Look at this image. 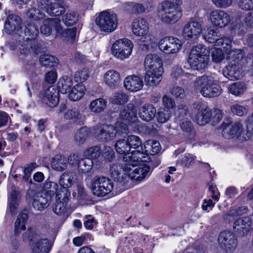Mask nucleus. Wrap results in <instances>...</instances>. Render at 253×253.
Segmentation results:
<instances>
[{"instance_id": "obj_1", "label": "nucleus", "mask_w": 253, "mask_h": 253, "mask_svg": "<svg viewBox=\"0 0 253 253\" xmlns=\"http://www.w3.org/2000/svg\"><path fill=\"white\" fill-rule=\"evenodd\" d=\"M124 161V170L132 181L141 182L150 176V168L146 163L150 161V157L146 154L135 152L126 156Z\"/></svg>"}, {"instance_id": "obj_2", "label": "nucleus", "mask_w": 253, "mask_h": 253, "mask_svg": "<svg viewBox=\"0 0 253 253\" xmlns=\"http://www.w3.org/2000/svg\"><path fill=\"white\" fill-rule=\"evenodd\" d=\"M122 122H117L115 126L112 125H104L100 131L98 138L102 141H108L114 138L118 134L120 135L127 133V125L135 123L137 120L136 112L132 104H129L121 111Z\"/></svg>"}, {"instance_id": "obj_3", "label": "nucleus", "mask_w": 253, "mask_h": 253, "mask_svg": "<svg viewBox=\"0 0 253 253\" xmlns=\"http://www.w3.org/2000/svg\"><path fill=\"white\" fill-rule=\"evenodd\" d=\"M144 66L146 85L152 88L157 86L163 79L164 72L162 59L156 54H148L145 58Z\"/></svg>"}, {"instance_id": "obj_4", "label": "nucleus", "mask_w": 253, "mask_h": 253, "mask_svg": "<svg viewBox=\"0 0 253 253\" xmlns=\"http://www.w3.org/2000/svg\"><path fill=\"white\" fill-rule=\"evenodd\" d=\"M20 34L18 39L19 42H26L24 43V47L21 49V53L27 54L37 53L39 46L37 42L34 40L39 34L38 26L35 23H28L24 30L21 29Z\"/></svg>"}, {"instance_id": "obj_5", "label": "nucleus", "mask_w": 253, "mask_h": 253, "mask_svg": "<svg viewBox=\"0 0 253 253\" xmlns=\"http://www.w3.org/2000/svg\"><path fill=\"white\" fill-rule=\"evenodd\" d=\"M196 90H200L201 94L206 97H214L219 95L221 89L217 80L212 76L204 75L197 78L194 83Z\"/></svg>"}, {"instance_id": "obj_6", "label": "nucleus", "mask_w": 253, "mask_h": 253, "mask_svg": "<svg viewBox=\"0 0 253 253\" xmlns=\"http://www.w3.org/2000/svg\"><path fill=\"white\" fill-rule=\"evenodd\" d=\"M209 52L202 44L194 46L189 55L188 62L191 68L195 70L204 69L209 61Z\"/></svg>"}, {"instance_id": "obj_7", "label": "nucleus", "mask_w": 253, "mask_h": 253, "mask_svg": "<svg viewBox=\"0 0 253 253\" xmlns=\"http://www.w3.org/2000/svg\"><path fill=\"white\" fill-rule=\"evenodd\" d=\"M182 12L180 8L174 6L170 1H166L162 4L158 10V16L161 20L167 24H173L177 22L182 17Z\"/></svg>"}, {"instance_id": "obj_8", "label": "nucleus", "mask_w": 253, "mask_h": 253, "mask_svg": "<svg viewBox=\"0 0 253 253\" xmlns=\"http://www.w3.org/2000/svg\"><path fill=\"white\" fill-rule=\"evenodd\" d=\"M22 236L24 240L30 239L33 253H48L50 251L52 244L48 239L42 238L30 231H26Z\"/></svg>"}, {"instance_id": "obj_9", "label": "nucleus", "mask_w": 253, "mask_h": 253, "mask_svg": "<svg viewBox=\"0 0 253 253\" xmlns=\"http://www.w3.org/2000/svg\"><path fill=\"white\" fill-rule=\"evenodd\" d=\"M133 43L126 38L120 39L116 41L111 48L113 56L118 60L124 61L131 55Z\"/></svg>"}, {"instance_id": "obj_10", "label": "nucleus", "mask_w": 253, "mask_h": 253, "mask_svg": "<svg viewBox=\"0 0 253 253\" xmlns=\"http://www.w3.org/2000/svg\"><path fill=\"white\" fill-rule=\"evenodd\" d=\"M95 24L100 31L106 33L112 32L118 26L117 14L112 11H103L96 18Z\"/></svg>"}, {"instance_id": "obj_11", "label": "nucleus", "mask_w": 253, "mask_h": 253, "mask_svg": "<svg viewBox=\"0 0 253 253\" xmlns=\"http://www.w3.org/2000/svg\"><path fill=\"white\" fill-rule=\"evenodd\" d=\"M113 188L114 183L110 179L101 176L94 178L91 189L94 195L97 197H104L111 194Z\"/></svg>"}, {"instance_id": "obj_12", "label": "nucleus", "mask_w": 253, "mask_h": 253, "mask_svg": "<svg viewBox=\"0 0 253 253\" xmlns=\"http://www.w3.org/2000/svg\"><path fill=\"white\" fill-rule=\"evenodd\" d=\"M205 40L208 42L213 43L215 46L222 47L227 50L230 47L231 38L227 36L221 37L219 31L212 28H208L204 35Z\"/></svg>"}, {"instance_id": "obj_13", "label": "nucleus", "mask_w": 253, "mask_h": 253, "mask_svg": "<svg viewBox=\"0 0 253 253\" xmlns=\"http://www.w3.org/2000/svg\"><path fill=\"white\" fill-rule=\"evenodd\" d=\"M131 25L133 33L137 36L142 37L144 44H149L151 40V36L148 34L149 25L147 20L139 17L133 20Z\"/></svg>"}, {"instance_id": "obj_14", "label": "nucleus", "mask_w": 253, "mask_h": 253, "mask_svg": "<svg viewBox=\"0 0 253 253\" xmlns=\"http://www.w3.org/2000/svg\"><path fill=\"white\" fill-rule=\"evenodd\" d=\"M160 49L166 54H174L178 53L182 46V42L177 38L169 37L161 39L159 42Z\"/></svg>"}, {"instance_id": "obj_15", "label": "nucleus", "mask_w": 253, "mask_h": 253, "mask_svg": "<svg viewBox=\"0 0 253 253\" xmlns=\"http://www.w3.org/2000/svg\"><path fill=\"white\" fill-rule=\"evenodd\" d=\"M218 241L220 247L226 252H233L238 245L235 235L228 231L221 232L218 237Z\"/></svg>"}, {"instance_id": "obj_16", "label": "nucleus", "mask_w": 253, "mask_h": 253, "mask_svg": "<svg viewBox=\"0 0 253 253\" xmlns=\"http://www.w3.org/2000/svg\"><path fill=\"white\" fill-rule=\"evenodd\" d=\"M60 23V20L58 18H48L44 19L41 27V33L48 36L54 33L58 37L59 34L61 32L62 26Z\"/></svg>"}, {"instance_id": "obj_17", "label": "nucleus", "mask_w": 253, "mask_h": 253, "mask_svg": "<svg viewBox=\"0 0 253 253\" xmlns=\"http://www.w3.org/2000/svg\"><path fill=\"white\" fill-rule=\"evenodd\" d=\"M28 194L29 195L34 194L33 207L37 211H42L44 210L49 205L51 200L50 195L46 194L44 192L42 191L35 193L33 190H29Z\"/></svg>"}, {"instance_id": "obj_18", "label": "nucleus", "mask_w": 253, "mask_h": 253, "mask_svg": "<svg viewBox=\"0 0 253 253\" xmlns=\"http://www.w3.org/2000/svg\"><path fill=\"white\" fill-rule=\"evenodd\" d=\"M202 32L201 24L196 21L191 20L184 26L182 34L187 40L193 41L197 39Z\"/></svg>"}, {"instance_id": "obj_19", "label": "nucleus", "mask_w": 253, "mask_h": 253, "mask_svg": "<svg viewBox=\"0 0 253 253\" xmlns=\"http://www.w3.org/2000/svg\"><path fill=\"white\" fill-rule=\"evenodd\" d=\"M209 19L214 26L219 28L227 26L231 20L230 15L227 12L219 9H215L211 11Z\"/></svg>"}, {"instance_id": "obj_20", "label": "nucleus", "mask_w": 253, "mask_h": 253, "mask_svg": "<svg viewBox=\"0 0 253 253\" xmlns=\"http://www.w3.org/2000/svg\"><path fill=\"white\" fill-rule=\"evenodd\" d=\"M21 20L15 14L9 15L7 18L4 26V30L8 34H14L15 38L18 40L21 30Z\"/></svg>"}, {"instance_id": "obj_21", "label": "nucleus", "mask_w": 253, "mask_h": 253, "mask_svg": "<svg viewBox=\"0 0 253 253\" xmlns=\"http://www.w3.org/2000/svg\"><path fill=\"white\" fill-rule=\"evenodd\" d=\"M197 112L195 120L200 126H204L208 124L211 119V110L206 104L199 102L195 107Z\"/></svg>"}, {"instance_id": "obj_22", "label": "nucleus", "mask_w": 253, "mask_h": 253, "mask_svg": "<svg viewBox=\"0 0 253 253\" xmlns=\"http://www.w3.org/2000/svg\"><path fill=\"white\" fill-rule=\"evenodd\" d=\"M65 192L66 190H65L63 191L62 194L60 193L59 191L56 195V203L53 211L57 215H65L66 216L68 215L67 211L69 194Z\"/></svg>"}, {"instance_id": "obj_23", "label": "nucleus", "mask_w": 253, "mask_h": 253, "mask_svg": "<svg viewBox=\"0 0 253 253\" xmlns=\"http://www.w3.org/2000/svg\"><path fill=\"white\" fill-rule=\"evenodd\" d=\"M222 135L224 138L227 139L234 137L237 135L242 140H246L243 138V136H247L246 133L245 134L243 132L242 126L239 123L226 125L223 129Z\"/></svg>"}, {"instance_id": "obj_24", "label": "nucleus", "mask_w": 253, "mask_h": 253, "mask_svg": "<svg viewBox=\"0 0 253 253\" xmlns=\"http://www.w3.org/2000/svg\"><path fill=\"white\" fill-rule=\"evenodd\" d=\"M43 102L49 106H56L59 102V94L57 89L54 86H51L45 89L40 94Z\"/></svg>"}, {"instance_id": "obj_25", "label": "nucleus", "mask_w": 253, "mask_h": 253, "mask_svg": "<svg viewBox=\"0 0 253 253\" xmlns=\"http://www.w3.org/2000/svg\"><path fill=\"white\" fill-rule=\"evenodd\" d=\"M124 85L127 90L130 92H135L142 88L143 82L141 78L138 76L130 75L125 79Z\"/></svg>"}, {"instance_id": "obj_26", "label": "nucleus", "mask_w": 253, "mask_h": 253, "mask_svg": "<svg viewBox=\"0 0 253 253\" xmlns=\"http://www.w3.org/2000/svg\"><path fill=\"white\" fill-rule=\"evenodd\" d=\"M241 64L231 63L222 71L225 77L231 81L237 80L242 77V71Z\"/></svg>"}, {"instance_id": "obj_27", "label": "nucleus", "mask_w": 253, "mask_h": 253, "mask_svg": "<svg viewBox=\"0 0 253 253\" xmlns=\"http://www.w3.org/2000/svg\"><path fill=\"white\" fill-rule=\"evenodd\" d=\"M156 109L150 103L142 105L139 109L138 114L140 118L146 122L152 121L156 116Z\"/></svg>"}, {"instance_id": "obj_28", "label": "nucleus", "mask_w": 253, "mask_h": 253, "mask_svg": "<svg viewBox=\"0 0 253 253\" xmlns=\"http://www.w3.org/2000/svg\"><path fill=\"white\" fill-rule=\"evenodd\" d=\"M120 74L116 71L110 70L104 75V82L110 88H117L121 82Z\"/></svg>"}, {"instance_id": "obj_29", "label": "nucleus", "mask_w": 253, "mask_h": 253, "mask_svg": "<svg viewBox=\"0 0 253 253\" xmlns=\"http://www.w3.org/2000/svg\"><path fill=\"white\" fill-rule=\"evenodd\" d=\"M251 222L249 217L240 218L234 223L233 228L239 234L245 236L249 232Z\"/></svg>"}, {"instance_id": "obj_30", "label": "nucleus", "mask_w": 253, "mask_h": 253, "mask_svg": "<svg viewBox=\"0 0 253 253\" xmlns=\"http://www.w3.org/2000/svg\"><path fill=\"white\" fill-rule=\"evenodd\" d=\"M125 165L122 166L118 163L113 164L110 168V171L111 177L119 182L125 180L127 177L126 172L124 170Z\"/></svg>"}, {"instance_id": "obj_31", "label": "nucleus", "mask_w": 253, "mask_h": 253, "mask_svg": "<svg viewBox=\"0 0 253 253\" xmlns=\"http://www.w3.org/2000/svg\"><path fill=\"white\" fill-rule=\"evenodd\" d=\"M161 148L159 142L153 140H148L144 143L141 147L142 152L149 157V155H155L158 153Z\"/></svg>"}, {"instance_id": "obj_32", "label": "nucleus", "mask_w": 253, "mask_h": 253, "mask_svg": "<svg viewBox=\"0 0 253 253\" xmlns=\"http://www.w3.org/2000/svg\"><path fill=\"white\" fill-rule=\"evenodd\" d=\"M232 39H230V47L227 50L223 49L226 54L227 59H232L233 61L236 64H240L239 62L243 59L244 55L243 51L241 49H232Z\"/></svg>"}, {"instance_id": "obj_33", "label": "nucleus", "mask_w": 253, "mask_h": 253, "mask_svg": "<svg viewBox=\"0 0 253 253\" xmlns=\"http://www.w3.org/2000/svg\"><path fill=\"white\" fill-rule=\"evenodd\" d=\"M115 149L118 154L124 155V159L126 156H127V155H129L135 152H139L138 151H132L129 152L131 148L127 139H120L117 141L115 144Z\"/></svg>"}, {"instance_id": "obj_34", "label": "nucleus", "mask_w": 253, "mask_h": 253, "mask_svg": "<svg viewBox=\"0 0 253 253\" xmlns=\"http://www.w3.org/2000/svg\"><path fill=\"white\" fill-rule=\"evenodd\" d=\"M228 91L236 96H241L247 90V85L244 82H237L228 86Z\"/></svg>"}, {"instance_id": "obj_35", "label": "nucleus", "mask_w": 253, "mask_h": 253, "mask_svg": "<svg viewBox=\"0 0 253 253\" xmlns=\"http://www.w3.org/2000/svg\"><path fill=\"white\" fill-rule=\"evenodd\" d=\"M51 165V167L54 170L61 171L67 167V160L64 156L56 155L52 158Z\"/></svg>"}, {"instance_id": "obj_36", "label": "nucleus", "mask_w": 253, "mask_h": 253, "mask_svg": "<svg viewBox=\"0 0 253 253\" xmlns=\"http://www.w3.org/2000/svg\"><path fill=\"white\" fill-rule=\"evenodd\" d=\"M73 83L70 78L63 76L60 78L57 83V90L62 94L67 93L72 86Z\"/></svg>"}, {"instance_id": "obj_37", "label": "nucleus", "mask_w": 253, "mask_h": 253, "mask_svg": "<svg viewBox=\"0 0 253 253\" xmlns=\"http://www.w3.org/2000/svg\"><path fill=\"white\" fill-rule=\"evenodd\" d=\"M181 121L182 122L180 125L181 129L185 133L188 139H193L195 136L196 132L194 129L192 122L187 119H184Z\"/></svg>"}, {"instance_id": "obj_38", "label": "nucleus", "mask_w": 253, "mask_h": 253, "mask_svg": "<svg viewBox=\"0 0 253 253\" xmlns=\"http://www.w3.org/2000/svg\"><path fill=\"white\" fill-rule=\"evenodd\" d=\"M73 175L72 173H63L60 176L59 180V183L60 186L62 188L61 191L63 193V191L65 190V192H67V188L70 187L72 185L73 179Z\"/></svg>"}, {"instance_id": "obj_39", "label": "nucleus", "mask_w": 253, "mask_h": 253, "mask_svg": "<svg viewBox=\"0 0 253 253\" xmlns=\"http://www.w3.org/2000/svg\"><path fill=\"white\" fill-rule=\"evenodd\" d=\"M226 55V54L222 47L215 46L211 50V59L215 63L221 62L225 58Z\"/></svg>"}, {"instance_id": "obj_40", "label": "nucleus", "mask_w": 253, "mask_h": 253, "mask_svg": "<svg viewBox=\"0 0 253 253\" xmlns=\"http://www.w3.org/2000/svg\"><path fill=\"white\" fill-rule=\"evenodd\" d=\"M40 64L44 67L52 68L57 66V59L54 56L49 54H43L40 57Z\"/></svg>"}, {"instance_id": "obj_41", "label": "nucleus", "mask_w": 253, "mask_h": 253, "mask_svg": "<svg viewBox=\"0 0 253 253\" xmlns=\"http://www.w3.org/2000/svg\"><path fill=\"white\" fill-rule=\"evenodd\" d=\"M107 106V101L103 98H98L91 102L89 109L94 113H100L103 111Z\"/></svg>"}, {"instance_id": "obj_42", "label": "nucleus", "mask_w": 253, "mask_h": 253, "mask_svg": "<svg viewBox=\"0 0 253 253\" xmlns=\"http://www.w3.org/2000/svg\"><path fill=\"white\" fill-rule=\"evenodd\" d=\"M58 184L57 183L52 181H47L44 183L43 189L42 190L46 194L50 195V198L52 197L55 193H57L59 191L60 193H62L61 191V188L58 189Z\"/></svg>"}, {"instance_id": "obj_43", "label": "nucleus", "mask_w": 253, "mask_h": 253, "mask_svg": "<svg viewBox=\"0 0 253 253\" xmlns=\"http://www.w3.org/2000/svg\"><path fill=\"white\" fill-rule=\"evenodd\" d=\"M128 100V95L122 91L114 93L110 98L111 102L117 105L124 104L126 103Z\"/></svg>"}, {"instance_id": "obj_44", "label": "nucleus", "mask_w": 253, "mask_h": 253, "mask_svg": "<svg viewBox=\"0 0 253 253\" xmlns=\"http://www.w3.org/2000/svg\"><path fill=\"white\" fill-rule=\"evenodd\" d=\"M59 37L70 43H73L75 39L76 30L74 29H67L65 30L61 28V32L59 34Z\"/></svg>"}, {"instance_id": "obj_45", "label": "nucleus", "mask_w": 253, "mask_h": 253, "mask_svg": "<svg viewBox=\"0 0 253 253\" xmlns=\"http://www.w3.org/2000/svg\"><path fill=\"white\" fill-rule=\"evenodd\" d=\"M27 218V213L23 212L19 214L15 223V232L16 234L21 230L25 229V223Z\"/></svg>"}, {"instance_id": "obj_46", "label": "nucleus", "mask_w": 253, "mask_h": 253, "mask_svg": "<svg viewBox=\"0 0 253 253\" xmlns=\"http://www.w3.org/2000/svg\"><path fill=\"white\" fill-rule=\"evenodd\" d=\"M64 7L57 2H53L50 5V9L47 10V14L51 16H60L65 12Z\"/></svg>"}, {"instance_id": "obj_47", "label": "nucleus", "mask_w": 253, "mask_h": 253, "mask_svg": "<svg viewBox=\"0 0 253 253\" xmlns=\"http://www.w3.org/2000/svg\"><path fill=\"white\" fill-rule=\"evenodd\" d=\"M247 210V207L245 206L240 207L238 209H232L228 214L225 215L224 219L227 221H230L234 218L235 216L245 213Z\"/></svg>"}, {"instance_id": "obj_48", "label": "nucleus", "mask_w": 253, "mask_h": 253, "mask_svg": "<svg viewBox=\"0 0 253 253\" xmlns=\"http://www.w3.org/2000/svg\"><path fill=\"white\" fill-rule=\"evenodd\" d=\"M101 155V149L98 146H93L86 149L84 153L85 157L89 159H95Z\"/></svg>"}, {"instance_id": "obj_49", "label": "nucleus", "mask_w": 253, "mask_h": 253, "mask_svg": "<svg viewBox=\"0 0 253 253\" xmlns=\"http://www.w3.org/2000/svg\"><path fill=\"white\" fill-rule=\"evenodd\" d=\"M172 112L170 111H166L165 109L160 110L158 113H156V117L157 121L159 123L164 124L167 122L171 116Z\"/></svg>"}, {"instance_id": "obj_50", "label": "nucleus", "mask_w": 253, "mask_h": 253, "mask_svg": "<svg viewBox=\"0 0 253 253\" xmlns=\"http://www.w3.org/2000/svg\"><path fill=\"white\" fill-rule=\"evenodd\" d=\"M163 105L164 106V109L166 111H170L172 112V110L175 107V102L174 100L167 95H165L162 98Z\"/></svg>"}, {"instance_id": "obj_51", "label": "nucleus", "mask_w": 253, "mask_h": 253, "mask_svg": "<svg viewBox=\"0 0 253 253\" xmlns=\"http://www.w3.org/2000/svg\"><path fill=\"white\" fill-rule=\"evenodd\" d=\"M78 20V15L74 12L67 13L63 17V21L67 26H73Z\"/></svg>"}, {"instance_id": "obj_52", "label": "nucleus", "mask_w": 253, "mask_h": 253, "mask_svg": "<svg viewBox=\"0 0 253 253\" xmlns=\"http://www.w3.org/2000/svg\"><path fill=\"white\" fill-rule=\"evenodd\" d=\"M27 16L32 20H36L42 19L44 17V14L39 11V9L33 8L28 10L26 13Z\"/></svg>"}, {"instance_id": "obj_53", "label": "nucleus", "mask_w": 253, "mask_h": 253, "mask_svg": "<svg viewBox=\"0 0 253 253\" xmlns=\"http://www.w3.org/2000/svg\"><path fill=\"white\" fill-rule=\"evenodd\" d=\"M127 140L130 148L136 149L142 145V141L138 136L129 135L127 137Z\"/></svg>"}, {"instance_id": "obj_54", "label": "nucleus", "mask_w": 253, "mask_h": 253, "mask_svg": "<svg viewBox=\"0 0 253 253\" xmlns=\"http://www.w3.org/2000/svg\"><path fill=\"white\" fill-rule=\"evenodd\" d=\"M237 5L243 10H253V0H238Z\"/></svg>"}, {"instance_id": "obj_55", "label": "nucleus", "mask_w": 253, "mask_h": 253, "mask_svg": "<svg viewBox=\"0 0 253 253\" xmlns=\"http://www.w3.org/2000/svg\"><path fill=\"white\" fill-rule=\"evenodd\" d=\"M92 164L91 160L87 158L80 160V169L83 172H87L91 169Z\"/></svg>"}, {"instance_id": "obj_56", "label": "nucleus", "mask_w": 253, "mask_h": 253, "mask_svg": "<svg viewBox=\"0 0 253 253\" xmlns=\"http://www.w3.org/2000/svg\"><path fill=\"white\" fill-rule=\"evenodd\" d=\"M231 111L239 116H242L247 113V109L243 106L240 104H234L231 107Z\"/></svg>"}, {"instance_id": "obj_57", "label": "nucleus", "mask_w": 253, "mask_h": 253, "mask_svg": "<svg viewBox=\"0 0 253 253\" xmlns=\"http://www.w3.org/2000/svg\"><path fill=\"white\" fill-rule=\"evenodd\" d=\"M213 4L218 8H226L232 4V0H211Z\"/></svg>"}, {"instance_id": "obj_58", "label": "nucleus", "mask_w": 253, "mask_h": 253, "mask_svg": "<svg viewBox=\"0 0 253 253\" xmlns=\"http://www.w3.org/2000/svg\"><path fill=\"white\" fill-rule=\"evenodd\" d=\"M102 156L105 159L111 161L115 158V153L111 147L105 146L102 151Z\"/></svg>"}, {"instance_id": "obj_59", "label": "nucleus", "mask_w": 253, "mask_h": 253, "mask_svg": "<svg viewBox=\"0 0 253 253\" xmlns=\"http://www.w3.org/2000/svg\"><path fill=\"white\" fill-rule=\"evenodd\" d=\"M195 160V156L193 155L185 154L181 158V163L185 167H188L194 164Z\"/></svg>"}, {"instance_id": "obj_60", "label": "nucleus", "mask_w": 253, "mask_h": 253, "mask_svg": "<svg viewBox=\"0 0 253 253\" xmlns=\"http://www.w3.org/2000/svg\"><path fill=\"white\" fill-rule=\"evenodd\" d=\"M171 92L176 98H183L186 96L184 89L179 86L173 87L171 90Z\"/></svg>"}, {"instance_id": "obj_61", "label": "nucleus", "mask_w": 253, "mask_h": 253, "mask_svg": "<svg viewBox=\"0 0 253 253\" xmlns=\"http://www.w3.org/2000/svg\"><path fill=\"white\" fill-rule=\"evenodd\" d=\"M52 3V2L50 0H38V6L40 9L44 10L47 13V10L50 9Z\"/></svg>"}, {"instance_id": "obj_62", "label": "nucleus", "mask_w": 253, "mask_h": 253, "mask_svg": "<svg viewBox=\"0 0 253 253\" xmlns=\"http://www.w3.org/2000/svg\"><path fill=\"white\" fill-rule=\"evenodd\" d=\"M57 77L56 72L51 70L45 75L44 80L49 84H53L56 81Z\"/></svg>"}, {"instance_id": "obj_63", "label": "nucleus", "mask_w": 253, "mask_h": 253, "mask_svg": "<svg viewBox=\"0 0 253 253\" xmlns=\"http://www.w3.org/2000/svg\"><path fill=\"white\" fill-rule=\"evenodd\" d=\"M79 113L78 110L75 109H68L64 114V118L65 119L71 120L77 118Z\"/></svg>"}, {"instance_id": "obj_64", "label": "nucleus", "mask_w": 253, "mask_h": 253, "mask_svg": "<svg viewBox=\"0 0 253 253\" xmlns=\"http://www.w3.org/2000/svg\"><path fill=\"white\" fill-rule=\"evenodd\" d=\"M79 84L75 85L69 94V98L72 101H76L79 99Z\"/></svg>"}]
</instances>
